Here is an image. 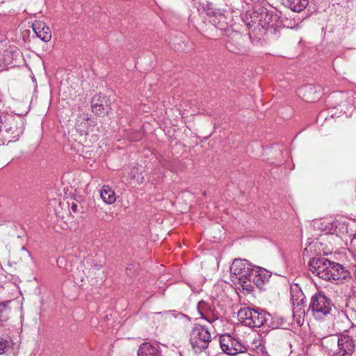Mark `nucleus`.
Instances as JSON below:
<instances>
[{"instance_id": "1", "label": "nucleus", "mask_w": 356, "mask_h": 356, "mask_svg": "<svg viewBox=\"0 0 356 356\" xmlns=\"http://www.w3.org/2000/svg\"><path fill=\"white\" fill-rule=\"evenodd\" d=\"M252 265L245 259H234L230 266L232 280L241 286L243 290L251 292L250 282Z\"/></svg>"}, {"instance_id": "2", "label": "nucleus", "mask_w": 356, "mask_h": 356, "mask_svg": "<svg viewBox=\"0 0 356 356\" xmlns=\"http://www.w3.org/2000/svg\"><path fill=\"white\" fill-rule=\"evenodd\" d=\"M333 306L331 300L325 293L318 291L312 296L307 313L316 319H322L330 313Z\"/></svg>"}, {"instance_id": "3", "label": "nucleus", "mask_w": 356, "mask_h": 356, "mask_svg": "<svg viewBox=\"0 0 356 356\" xmlns=\"http://www.w3.org/2000/svg\"><path fill=\"white\" fill-rule=\"evenodd\" d=\"M211 340L209 329L204 325L196 324L189 332V342L195 353L207 349Z\"/></svg>"}, {"instance_id": "4", "label": "nucleus", "mask_w": 356, "mask_h": 356, "mask_svg": "<svg viewBox=\"0 0 356 356\" xmlns=\"http://www.w3.org/2000/svg\"><path fill=\"white\" fill-rule=\"evenodd\" d=\"M238 318L245 326L260 327L266 321V314L262 310L243 307L238 310Z\"/></svg>"}, {"instance_id": "5", "label": "nucleus", "mask_w": 356, "mask_h": 356, "mask_svg": "<svg viewBox=\"0 0 356 356\" xmlns=\"http://www.w3.org/2000/svg\"><path fill=\"white\" fill-rule=\"evenodd\" d=\"M220 345L222 351L229 355L238 356L247 352V346L229 334L220 337Z\"/></svg>"}, {"instance_id": "6", "label": "nucleus", "mask_w": 356, "mask_h": 356, "mask_svg": "<svg viewBox=\"0 0 356 356\" xmlns=\"http://www.w3.org/2000/svg\"><path fill=\"white\" fill-rule=\"evenodd\" d=\"M261 15L259 19V32L270 31L275 33L280 22L279 17L273 11H269L265 8L261 9Z\"/></svg>"}, {"instance_id": "7", "label": "nucleus", "mask_w": 356, "mask_h": 356, "mask_svg": "<svg viewBox=\"0 0 356 356\" xmlns=\"http://www.w3.org/2000/svg\"><path fill=\"white\" fill-rule=\"evenodd\" d=\"M355 349V341L349 333L337 335V350L333 356H351Z\"/></svg>"}, {"instance_id": "8", "label": "nucleus", "mask_w": 356, "mask_h": 356, "mask_svg": "<svg viewBox=\"0 0 356 356\" xmlns=\"http://www.w3.org/2000/svg\"><path fill=\"white\" fill-rule=\"evenodd\" d=\"M291 301L293 307V317L296 318L297 323L300 324L305 315V309L302 307L305 303V296L302 291L297 288L291 289Z\"/></svg>"}, {"instance_id": "9", "label": "nucleus", "mask_w": 356, "mask_h": 356, "mask_svg": "<svg viewBox=\"0 0 356 356\" xmlns=\"http://www.w3.org/2000/svg\"><path fill=\"white\" fill-rule=\"evenodd\" d=\"M330 262L331 261L324 257L312 258L309 264V270L313 274L326 281Z\"/></svg>"}, {"instance_id": "10", "label": "nucleus", "mask_w": 356, "mask_h": 356, "mask_svg": "<svg viewBox=\"0 0 356 356\" xmlns=\"http://www.w3.org/2000/svg\"><path fill=\"white\" fill-rule=\"evenodd\" d=\"M271 276V273L264 268L252 266L250 282L251 285V291L254 290V286L261 289L263 286L268 281Z\"/></svg>"}, {"instance_id": "11", "label": "nucleus", "mask_w": 356, "mask_h": 356, "mask_svg": "<svg viewBox=\"0 0 356 356\" xmlns=\"http://www.w3.org/2000/svg\"><path fill=\"white\" fill-rule=\"evenodd\" d=\"M329 268L328 278H326V281L339 284L349 275L348 271L338 263L331 261Z\"/></svg>"}, {"instance_id": "12", "label": "nucleus", "mask_w": 356, "mask_h": 356, "mask_svg": "<svg viewBox=\"0 0 356 356\" xmlns=\"http://www.w3.org/2000/svg\"><path fill=\"white\" fill-rule=\"evenodd\" d=\"M197 309L201 318L206 320L210 323H213L218 319V315L216 313L215 309L204 300L198 302Z\"/></svg>"}, {"instance_id": "13", "label": "nucleus", "mask_w": 356, "mask_h": 356, "mask_svg": "<svg viewBox=\"0 0 356 356\" xmlns=\"http://www.w3.org/2000/svg\"><path fill=\"white\" fill-rule=\"evenodd\" d=\"M263 7H259L254 10H250L246 13L244 17V22L249 29L252 31H259L260 26L259 19L261 15V9Z\"/></svg>"}, {"instance_id": "14", "label": "nucleus", "mask_w": 356, "mask_h": 356, "mask_svg": "<svg viewBox=\"0 0 356 356\" xmlns=\"http://www.w3.org/2000/svg\"><path fill=\"white\" fill-rule=\"evenodd\" d=\"M9 127L6 128V131L10 134V137L17 140L23 134L24 130V122L22 118L18 120L13 119L9 122Z\"/></svg>"}, {"instance_id": "15", "label": "nucleus", "mask_w": 356, "mask_h": 356, "mask_svg": "<svg viewBox=\"0 0 356 356\" xmlns=\"http://www.w3.org/2000/svg\"><path fill=\"white\" fill-rule=\"evenodd\" d=\"M207 15L210 17L209 22L216 28L223 29L225 25V17L219 10L207 8Z\"/></svg>"}, {"instance_id": "16", "label": "nucleus", "mask_w": 356, "mask_h": 356, "mask_svg": "<svg viewBox=\"0 0 356 356\" xmlns=\"http://www.w3.org/2000/svg\"><path fill=\"white\" fill-rule=\"evenodd\" d=\"M91 106L93 113L97 115H104L107 113L109 110L106 97L101 98L99 96H95L92 98Z\"/></svg>"}, {"instance_id": "17", "label": "nucleus", "mask_w": 356, "mask_h": 356, "mask_svg": "<svg viewBox=\"0 0 356 356\" xmlns=\"http://www.w3.org/2000/svg\"><path fill=\"white\" fill-rule=\"evenodd\" d=\"M33 29L36 35L44 42H49L51 39V32L49 27L42 22H35L33 24Z\"/></svg>"}, {"instance_id": "18", "label": "nucleus", "mask_w": 356, "mask_h": 356, "mask_svg": "<svg viewBox=\"0 0 356 356\" xmlns=\"http://www.w3.org/2000/svg\"><path fill=\"white\" fill-rule=\"evenodd\" d=\"M243 38L242 35L237 34L236 38H232L227 43L226 48L232 53L238 54L243 51L244 47L243 44Z\"/></svg>"}, {"instance_id": "19", "label": "nucleus", "mask_w": 356, "mask_h": 356, "mask_svg": "<svg viewBox=\"0 0 356 356\" xmlns=\"http://www.w3.org/2000/svg\"><path fill=\"white\" fill-rule=\"evenodd\" d=\"M138 356H161L157 346H153L149 343H143L140 345Z\"/></svg>"}, {"instance_id": "20", "label": "nucleus", "mask_w": 356, "mask_h": 356, "mask_svg": "<svg viewBox=\"0 0 356 356\" xmlns=\"http://www.w3.org/2000/svg\"><path fill=\"white\" fill-rule=\"evenodd\" d=\"M309 2V0H282V3L286 7L296 13L304 10Z\"/></svg>"}, {"instance_id": "21", "label": "nucleus", "mask_w": 356, "mask_h": 356, "mask_svg": "<svg viewBox=\"0 0 356 356\" xmlns=\"http://www.w3.org/2000/svg\"><path fill=\"white\" fill-rule=\"evenodd\" d=\"M100 197L107 204H112L116 201V195L114 191L107 185L102 186L100 191Z\"/></svg>"}, {"instance_id": "22", "label": "nucleus", "mask_w": 356, "mask_h": 356, "mask_svg": "<svg viewBox=\"0 0 356 356\" xmlns=\"http://www.w3.org/2000/svg\"><path fill=\"white\" fill-rule=\"evenodd\" d=\"M321 344L329 353H332L333 355L334 353H337V351H334V348L335 346L337 345V335L324 337L322 339Z\"/></svg>"}, {"instance_id": "23", "label": "nucleus", "mask_w": 356, "mask_h": 356, "mask_svg": "<svg viewBox=\"0 0 356 356\" xmlns=\"http://www.w3.org/2000/svg\"><path fill=\"white\" fill-rule=\"evenodd\" d=\"M10 302L0 303V322L6 321L11 314V309L8 306Z\"/></svg>"}, {"instance_id": "24", "label": "nucleus", "mask_w": 356, "mask_h": 356, "mask_svg": "<svg viewBox=\"0 0 356 356\" xmlns=\"http://www.w3.org/2000/svg\"><path fill=\"white\" fill-rule=\"evenodd\" d=\"M10 348V342L2 337H0V355H3Z\"/></svg>"}, {"instance_id": "25", "label": "nucleus", "mask_w": 356, "mask_h": 356, "mask_svg": "<svg viewBox=\"0 0 356 356\" xmlns=\"http://www.w3.org/2000/svg\"><path fill=\"white\" fill-rule=\"evenodd\" d=\"M136 269H137L136 264L131 265V267H127L126 268V273L129 276H132L134 275V272L136 270Z\"/></svg>"}, {"instance_id": "26", "label": "nucleus", "mask_w": 356, "mask_h": 356, "mask_svg": "<svg viewBox=\"0 0 356 356\" xmlns=\"http://www.w3.org/2000/svg\"><path fill=\"white\" fill-rule=\"evenodd\" d=\"M6 228H7L8 229H13L14 226L13 223L10 222L5 225H0V232L4 231Z\"/></svg>"}, {"instance_id": "27", "label": "nucleus", "mask_w": 356, "mask_h": 356, "mask_svg": "<svg viewBox=\"0 0 356 356\" xmlns=\"http://www.w3.org/2000/svg\"><path fill=\"white\" fill-rule=\"evenodd\" d=\"M20 251L23 254L24 257H29L30 255L29 252L25 248L24 246H22L20 249Z\"/></svg>"}, {"instance_id": "28", "label": "nucleus", "mask_w": 356, "mask_h": 356, "mask_svg": "<svg viewBox=\"0 0 356 356\" xmlns=\"http://www.w3.org/2000/svg\"><path fill=\"white\" fill-rule=\"evenodd\" d=\"M65 262V259L64 257H58L57 259H56V264L58 265V266L59 268H60L62 266V264L63 263Z\"/></svg>"}, {"instance_id": "29", "label": "nucleus", "mask_w": 356, "mask_h": 356, "mask_svg": "<svg viewBox=\"0 0 356 356\" xmlns=\"http://www.w3.org/2000/svg\"><path fill=\"white\" fill-rule=\"evenodd\" d=\"M71 209L73 212L76 213L78 211V206L76 204L72 202L71 205Z\"/></svg>"}, {"instance_id": "30", "label": "nucleus", "mask_w": 356, "mask_h": 356, "mask_svg": "<svg viewBox=\"0 0 356 356\" xmlns=\"http://www.w3.org/2000/svg\"><path fill=\"white\" fill-rule=\"evenodd\" d=\"M142 134L141 133H138L137 134V136L136 137H131L130 139L132 140H138L140 138L142 137Z\"/></svg>"}, {"instance_id": "31", "label": "nucleus", "mask_w": 356, "mask_h": 356, "mask_svg": "<svg viewBox=\"0 0 356 356\" xmlns=\"http://www.w3.org/2000/svg\"><path fill=\"white\" fill-rule=\"evenodd\" d=\"M306 88L308 90H310V91H312L314 90V88L312 86H308L306 87Z\"/></svg>"}, {"instance_id": "32", "label": "nucleus", "mask_w": 356, "mask_h": 356, "mask_svg": "<svg viewBox=\"0 0 356 356\" xmlns=\"http://www.w3.org/2000/svg\"><path fill=\"white\" fill-rule=\"evenodd\" d=\"M101 267H102V266H101V265H97H97H95V268L96 269H97V270L100 269V268H101Z\"/></svg>"}]
</instances>
